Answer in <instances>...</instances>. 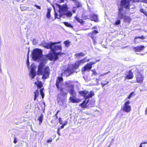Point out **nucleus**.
I'll return each mask as SVG.
<instances>
[{"instance_id": "f257e3e1", "label": "nucleus", "mask_w": 147, "mask_h": 147, "mask_svg": "<svg viewBox=\"0 0 147 147\" xmlns=\"http://www.w3.org/2000/svg\"><path fill=\"white\" fill-rule=\"evenodd\" d=\"M61 41L58 42H50L49 43L44 45L43 46L47 49H51V53L49 55V59L51 60L53 59L56 60L58 58V56L63 53L60 52H57L58 51H61L62 50L61 45H56L58 44L61 43Z\"/></svg>"}, {"instance_id": "f03ea898", "label": "nucleus", "mask_w": 147, "mask_h": 147, "mask_svg": "<svg viewBox=\"0 0 147 147\" xmlns=\"http://www.w3.org/2000/svg\"><path fill=\"white\" fill-rule=\"evenodd\" d=\"M63 78L61 77H59L58 78L56 83V86L59 90L61 91L60 93L61 95L63 96L67 95V92L65 91V90H67L71 94V96L76 97V92L74 90L73 85L69 84H66V87L65 89L63 88L64 85L62 84Z\"/></svg>"}, {"instance_id": "7ed1b4c3", "label": "nucleus", "mask_w": 147, "mask_h": 147, "mask_svg": "<svg viewBox=\"0 0 147 147\" xmlns=\"http://www.w3.org/2000/svg\"><path fill=\"white\" fill-rule=\"evenodd\" d=\"M131 4L130 0H121V7L119 8L118 15V19H122L125 17V13L129 12Z\"/></svg>"}, {"instance_id": "20e7f679", "label": "nucleus", "mask_w": 147, "mask_h": 147, "mask_svg": "<svg viewBox=\"0 0 147 147\" xmlns=\"http://www.w3.org/2000/svg\"><path fill=\"white\" fill-rule=\"evenodd\" d=\"M45 61L41 62L38 67L37 74L38 75H42V78H47L49 74V69L48 66L45 67Z\"/></svg>"}, {"instance_id": "39448f33", "label": "nucleus", "mask_w": 147, "mask_h": 147, "mask_svg": "<svg viewBox=\"0 0 147 147\" xmlns=\"http://www.w3.org/2000/svg\"><path fill=\"white\" fill-rule=\"evenodd\" d=\"M58 7L59 8V15L58 16L56 12L55 14V17L59 19L60 18L63 16L64 15V13L68 9V8L67 5L66 4L62 5H58Z\"/></svg>"}, {"instance_id": "423d86ee", "label": "nucleus", "mask_w": 147, "mask_h": 147, "mask_svg": "<svg viewBox=\"0 0 147 147\" xmlns=\"http://www.w3.org/2000/svg\"><path fill=\"white\" fill-rule=\"evenodd\" d=\"M32 58L34 60H41L43 58L41 50L36 49L33 50L32 53Z\"/></svg>"}, {"instance_id": "0eeeda50", "label": "nucleus", "mask_w": 147, "mask_h": 147, "mask_svg": "<svg viewBox=\"0 0 147 147\" xmlns=\"http://www.w3.org/2000/svg\"><path fill=\"white\" fill-rule=\"evenodd\" d=\"M79 93L80 95L84 96L86 99L91 98L94 94L93 91H91L89 92L86 90L80 91L79 92Z\"/></svg>"}, {"instance_id": "6e6552de", "label": "nucleus", "mask_w": 147, "mask_h": 147, "mask_svg": "<svg viewBox=\"0 0 147 147\" xmlns=\"http://www.w3.org/2000/svg\"><path fill=\"white\" fill-rule=\"evenodd\" d=\"M99 60H96L95 61L91 62L87 64L82 68V72H83L86 71H89L92 68V65L96 63Z\"/></svg>"}, {"instance_id": "1a4fd4ad", "label": "nucleus", "mask_w": 147, "mask_h": 147, "mask_svg": "<svg viewBox=\"0 0 147 147\" xmlns=\"http://www.w3.org/2000/svg\"><path fill=\"white\" fill-rule=\"evenodd\" d=\"M130 101L128 100L126 102L123 106L122 110L123 111L127 113L129 112L131 110V107L129 105Z\"/></svg>"}, {"instance_id": "9d476101", "label": "nucleus", "mask_w": 147, "mask_h": 147, "mask_svg": "<svg viewBox=\"0 0 147 147\" xmlns=\"http://www.w3.org/2000/svg\"><path fill=\"white\" fill-rule=\"evenodd\" d=\"M90 60V59H87L86 57H85L82 59L78 61L73 65V68L75 69H77L79 65L83 64L86 62L89 61Z\"/></svg>"}, {"instance_id": "9b49d317", "label": "nucleus", "mask_w": 147, "mask_h": 147, "mask_svg": "<svg viewBox=\"0 0 147 147\" xmlns=\"http://www.w3.org/2000/svg\"><path fill=\"white\" fill-rule=\"evenodd\" d=\"M57 100L58 102V103L59 105L61 106H65L66 107V105H65V103L66 101V99L65 98H63L61 95L58 94L57 96Z\"/></svg>"}, {"instance_id": "f8f14e48", "label": "nucleus", "mask_w": 147, "mask_h": 147, "mask_svg": "<svg viewBox=\"0 0 147 147\" xmlns=\"http://www.w3.org/2000/svg\"><path fill=\"white\" fill-rule=\"evenodd\" d=\"M98 15L96 14H93L91 13L88 15H87L84 19H90L92 21H93L95 22H97L98 21Z\"/></svg>"}, {"instance_id": "ddd939ff", "label": "nucleus", "mask_w": 147, "mask_h": 147, "mask_svg": "<svg viewBox=\"0 0 147 147\" xmlns=\"http://www.w3.org/2000/svg\"><path fill=\"white\" fill-rule=\"evenodd\" d=\"M43 88H41L40 90V92L38 90H36L34 92V100H36L37 97H38V96L40 95H40L42 96V98H43L44 96V94L43 92Z\"/></svg>"}, {"instance_id": "4468645a", "label": "nucleus", "mask_w": 147, "mask_h": 147, "mask_svg": "<svg viewBox=\"0 0 147 147\" xmlns=\"http://www.w3.org/2000/svg\"><path fill=\"white\" fill-rule=\"evenodd\" d=\"M74 70L73 69H70V68H67V69H66L63 71L61 73L62 76L67 77L69 76L71 74L74 72Z\"/></svg>"}, {"instance_id": "2eb2a0df", "label": "nucleus", "mask_w": 147, "mask_h": 147, "mask_svg": "<svg viewBox=\"0 0 147 147\" xmlns=\"http://www.w3.org/2000/svg\"><path fill=\"white\" fill-rule=\"evenodd\" d=\"M144 79L143 76L139 73H138L136 76V80L138 82L141 83Z\"/></svg>"}, {"instance_id": "dca6fc26", "label": "nucleus", "mask_w": 147, "mask_h": 147, "mask_svg": "<svg viewBox=\"0 0 147 147\" xmlns=\"http://www.w3.org/2000/svg\"><path fill=\"white\" fill-rule=\"evenodd\" d=\"M69 100L70 102L73 103H78L80 101L79 99L76 98V97L73 96H70L69 98Z\"/></svg>"}, {"instance_id": "f3484780", "label": "nucleus", "mask_w": 147, "mask_h": 147, "mask_svg": "<svg viewBox=\"0 0 147 147\" xmlns=\"http://www.w3.org/2000/svg\"><path fill=\"white\" fill-rule=\"evenodd\" d=\"M29 75L32 79L33 78L36 76V73L35 69L33 68L31 69L29 73Z\"/></svg>"}, {"instance_id": "a211bd4d", "label": "nucleus", "mask_w": 147, "mask_h": 147, "mask_svg": "<svg viewBox=\"0 0 147 147\" xmlns=\"http://www.w3.org/2000/svg\"><path fill=\"white\" fill-rule=\"evenodd\" d=\"M144 48V47L142 46H140L133 49L136 52H140Z\"/></svg>"}, {"instance_id": "6ab92c4d", "label": "nucleus", "mask_w": 147, "mask_h": 147, "mask_svg": "<svg viewBox=\"0 0 147 147\" xmlns=\"http://www.w3.org/2000/svg\"><path fill=\"white\" fill-rule=\"evenodd\" d=\"M133 77V74L131 71H130L125 78L126 79H132Z\"/></svg>"}, {"instance_id": "aec40b11", "label": "nucleus", "mask_w": 147, "mask_h": 147, "mask_svg": "<svg viewBox=\"0 0 147 147\" xmlns=\"http://www.w3.org/2000/svg\"><path fill=\"white\" fill-rule=\"evenodd\" d=\"M89 101V100H88L87 101L86 99L80 105V106L82 108H84L85 107L86 105L88 103Z\"/></svg>"}, {"instance_id": "412c9836", "label": "nucleus", "mask_w": 147, "mask_h": 147, "mask_svg": "<svg viewBox=\"0 0 147 147\" xmlns=\"http://www.w3.org/2000/svg\"><path fill=\"white\" fill-rule=\"evenodd\" d=\"M72 14L71 11L68 10V9L64 13V15H65L67 17H71L72 16Z\"/></svg>"}, {"instance_id": "4be33fe9", "label": "nucleus", "mask_w": 147, "mask_h": 147, "mask_svg": "<svg viewBox=\"0 0 147 147\" xmlns=\"http://www.w3.org/2000/svg\"><path fill=\"white\" fill-rule=\"evenodd\" d=\"M35 83L38 88H41L42 86V83L41 81H37Z\"/></svg>"}, {"instance_id": "5701e85b", "label": "nucleus", "mask_w": 147, "mask_h": 147, "mask_svg": "<svg viewBox=\"0 0 147 147\" xmlns=\"http://www.w3.org/2000/svg\"><path fill=\"white\" fill-rule=\"evenodd\" d=\"M143 2L144 3H147V0H130V2L133 3L135 2Z\"/></svg>"}, {"instance_id": "b1692460", "label": "nucleus", "mask_w": 147, "mask_h": 147, "mask_svg": "<svg viewBox=\"0 0 147 147\" xmlns=\"http://www.w3.org/2000/svg\"><path fill=\"white\" fill-rule=\"evenodd\" d=\"M124 18L125 22H127L128 24L130 23L131 21V19L129 18V17L127 16H126Z\"/></svg>"}, {"instance_id": "393cba45", "label": "nucleus", "mask_w": 147, "mask_h": 147, "mask_svg": "<svg viewBox=\"0 0 147 147\" xmlns=\"http://www.w3.org/2000/svg\"><path fill=\"white\" fill-rule=\"evenodd\" d=\"M43 119V116L42 115H41L39 117H38V120L39 121V124L40 125L42 123V121Z\"/></svg>"}, {"instance_id": "a878e982", "label": "nucleus", "mask_w": 147, "mask_h": 147, "mask_svg": "<svg viewBox=\"0 0 147 147\" xmlns=\"http://www.w3.org/2000/svg\"><path fill=\"white\" fill-rule=\"evenodd\" d=\"M51 9L49 8L47 9V11L46 15V17L48 19H49L51 17Z\"/></svg>"}, {"instance_id": "bb28decb", "label": "nucleus", "mask_w": 147, "mask_h": 147, "mask_svg": "<svg viewBox=\"0 0 147 147\" xmlns=\"http://www.w3.org/2000/svg\"><path fill=\"white\" fill-rule=\"evenodd\" d=\"M85 53H84L80 52L75 54V56H76V57H78L80 56H84L85 55Z\"/></svg>"}, {"instance_id": "cd10ccee", "label": "nucleus", "mask_w": 147, "mask_h": 147, "mask_svg": "<svg viewBox=\"0 0 147 147\" xmlns=\"http://www.w3.org/2000/svg\"><path fill=\"white\" fill-rule=\"evenodd\" d=\"M77 21L79 22L80 23L82 24H83L84 23V22L82 19H80L79 18L76 16L75 17Z\"/></svg>"}, {"instance_id": "c85d7f7f", "label": "nucleus", "mask_w": 147, "mask_h": 147, "mask_svg": "<svg viewBox=\"0 0 147 147\" xmlns=\"http://www.w3.org/2000/svg\"><path fill=\"white\" fill-rule=\"evenodd\" d=\"M75 5H76V7H74L73 8H78L80 7L81 6V4L78 1V0L75 3Z\"/></svg>"}, {"instance_id": "c756f323", "label": "nucleus", "mask_w": 147, "mask_h": 147, "mask_svg": "<svg viewBox=\"0 0 147 147\" xmlns=\"http://www.w3.org/2000/svg\"><path fill=\"white\" fill-rule=\"evenodd\" d=\"M64 24L66 26L68 27H70L71 28H73V26H72L70 24L68 23V22H64Z\"/></svg>"}, {"instance_id": "7c9ffc66", "label": "nucleus", "mask_w": 147, "mask_h": 147, "mask_svg": "<svg viewBox=\"0 0 147 147\" xmlns=\"http://www.w3.org/2000/svg\"><path fill=\"white\" fill-rule=\"evenodd\" d=\"M88 35L92 38V39L94 41V44H95V43L96 42L95 41L94 38V35H93V33H89Z\"/></svg>"}, {"instance_id": "2f4dec72", "label": "nucleus", "mask_w": 147, "mask_h": 147, "mask_svg": "<svg viewBox=\"0 0 147 147\" xmlns=\"http://www.w3.org/2000/svg\"><path fill=\"white\" fill-rule=\"evenodd\" d=\"M105 82H106V80H103L102 81V82L101 83V84L102 86V88H103L104 86L106 85V84H108L109 83V81L107 82V83H105Z\"/></svg>"}, {"instance_id": "473e14b6", "label": "nucleus", "mask_w": 147, "mask_h": 147, "mask_svg": "<svg viewBox=\"0 0 147 147\" xmlns=\"http://www.w3.org/2000/svg\"><path fill=\"white\" fill-rule=\"evenodd\" d=\"M64 43L66 47H68L70 45V42L69 40H67L64 42Z\"/></svg>"}, {"instance_id": "72a5a7b5", "label": "nucleus", "mask_w": 147, "mask_h": 147, "mask_svg": "<svg viewBox=\"0 0 147 147\" xmlns=\"http://www.w3.org/2000/svg\"><path fill=\"white\" fill-rule=\"evenodd\" d=\"M140 12L143 13L147 17V12L146 11L143 9H140Z\"/></svg>"}, {"instance_id": "f704fd0d", "label": "nucleus", "mask_w": 147, "mask_h": 147, "mask_svg": "<svg viewBox=\"0 0 147 147\" xmlns=\"http://www.w3.org/2000/svg\"><path fill=\"white\" fill-rule=\"evenodd\" d=\"M27 9L28 7L25 6H23L21 8V10L22 11L26 10Z\"/></svg>"}, {"instance_id": "c9c22d12", "label": "nucleus", "mask_w": 147, "mask_h": 147, "mask_svg": "<svg viewBox=\"0 0 147 147\" xmlns=\"http://www.w3.org/2000/svg\"><path fill=\"white\" fill-rule=\"evenodd\" d=\"M134 93V92L131 93L127 97L128 99H130V98H131V96L133 95Z\"/></svg>"}, {"instance_id": "e433bc0d", "label": "nucleus", "mask_w": 147, "mask_h": 147, "mask_svg": "<svg viewBox=\"0 0 147 147\" xmlns=\"http://www.w3.org/2000/svg\"><path fill=\"white\" fill-rule=\"evenodd\" d=\"M120 20H118L116 22H115V24L116 25H118L120 24Z\"/></svg>"}, {"instance_id": "4c0bfd02", "label": "nucleus", "mask_w": 147, "mask_h": 147, "mask_svg": "<svg viewBox=\"0 0 147 147\" xmlns=\"http://www.w3.org/2000/svg\"><path fill=\"white\" fill-rule=\"evenodd\" d=\"M26 64H27V66L28 67H29V61L28 55V57H27V60Z\"/></svg>"}, {"instance_id": "58836bf2", "label": "nucleus", "mask_w": 147, "mask_h": 147, "mask_svg": "<svg viewBox=\"0 0 147 147\" xmlns=\"http://www.w3.org/2000/svg\"><path fill=\"white\" fill-rule=\"evenodd\" d=\"M34 7H36V8L38 9H41V7L40 6L37 5L36 4H35L34 6Z\"/></svg>"}, {"instance_id": "ea45409f", "label": "nucleus", "mask_w": 147, "mask_h": 147, "mask_svg": "<svg viewBox=\"0 0 147 147\" xmlns=\"http://www.w3.org/2000/svg\"><path fill=\"white\" fill-rule=\"evenodd\" d=\"M144 38V37L143 36H142V37H136V38H135V39L134 40V41H135V40H136L137 39V38H140V39H143Z\"/></svg>"}, {"instance_id": "a19ab883", "label": "nucleus", "mask_w": 147, "mask_h": 147, "mask_svg": "<svg viewBox=\"0 0 147 147\" xmlns=\"http://www.w3.org/2000/svg\"><path fill=\"white\" fill-rule=\"evenodd\" d=\"M92 33H93L94 35L97 33H98V32L97 30H94L92 32Z\"/></svg>"}, {"instance_id": "79ce46f5", "label": "nucleus", "mask_w": 147, "mask_h": 147, "mask_svg": "<svg viewBox=\"0 0 147 147\" xmlns=\"http://www.w3.org/2000/svg\"><path fill=\"white\" fill-rule=\"evenodd\" d=\"M59 122L61 124L63 123V121L62 120L61 118H59Z\"/></svg>"}, {"instance_id": "37998d69", "label": "nucleus", "mask_w": 147, "mask_h": 147, "mask_svg": "<svg viewBox=\"0 0 147 147\" xmlns=\"http://www.w3.org/2000/svg\"><path fill=\"white\" fill-rule=\"evenodd\" d=\"M98 79L97 78H96V84H95V85L97 86H98L99 84V83H98Z\"/></svg>"}, {"instance_id": "c03bdc74", "label": "nucleus", "mask_w": 147, "mask_h": 147, "mask_svg": "<svg viewBox=\"0 0 147 147\" xmlns=\"http://www.w3.org/2000/svg\"><path fill=\"white\" fill-rule=\"evenodd\" d=\"M60 129V128H58V130H57V134L59 136L60 135V132H59Z\"/></svg>"}, {"instance_id": "a18cd8bd", "label": "nucleus", "mask_w": 147, "mask_h": 147, "mask_svg": "<svg viewBox=\"0 0 147 147\" xmlns=\"http://www.w3.org/2000/svg\"><path fill=\"white\" fill-rule=\"evenodd\" d=\"M52 138H51L50 139L48 140L47 141V143H49V142H52Z\"/></svg>"}, {"instance_id": "49530a36", "label": "nucleus", "mask_w": 147, "mask_h": 147, "mask_svg": "<svg viewBox=\"0 0 147 147\" xmlns=\"http://www.w3.org/2000/svg\"><path fill=\"white\" fill-rule=\"evenodd\" d=\"M93 74L94 75H96L97 74V73L95 71H93Z\"/></svg>"}, {"instance_id": "de8ad7c7", "label": "nucleus", "mask_w": 147, "mask_h": 147, "mask_svg": "<svg viewBox=\"0 0 147 147\" xmlns=\"http://www.w3.org/2000/svg\"><path fill=\"white\" fill-rule=\"evenodd\" d=\"M67 124V121H65L64 123L62 125L64 126Z\"/></svg>"}, {"instance_id": "09e8293b", "label": "nucleus", "mask_w": 147, "mask_h": 147, "mask_svg": "<svg viewBox=\"0 0 147 147\" xmlns=\"http://www.w3.org/2000/svg\"><path fill=\"white\" fill-rule=\"evenodd\" d=\"M147 143V142H142L140 144H141V145H142L143 144H145Z\"/></svg>"}, {"instance_id": "8fccbe9b", "label": "nucleus", "mask_w": 147, "mask_h": 147, "mask_svg": "<svg viewBox=\"0 0 147 147\" xmlns=\"http://www.w3.org/2000/svg\"><path fill=\"white\" fill-rule=\"evenodd\" d=\"M76 10L75 9H74L73 10L72 12L74 13H75L76 12Z\"/></svg>"}, {"instance_id": "3c124183", "label": "nucleus", "mask_w": 147, "mask_h": 147, "mask_svg": "<svg viewBox=\"0 0 147 147\" xmlns=\"http://www.w3.org/2000/svg\"><path fill=\"white\" fill-rule=\"evenodd\" d=\"M145 114L146 115H147V107L146 108V109H145Z\"/></svg>"}, {"instance_id": "603ef678", "label": "nucleus", "mask_w": 147, "mask_h": 147, "mask_svg": "<svg viewBox=\"0 0 147 147\" xmlns=\"http://www.w3.org/2000/svg\"><path fill=\"white\" fill-rule=\"evenodd\" d=\"M13 142L15 144H16L17 142V141L16 140V139L15 138L14 139V140Z\"/></svg>"}, {"instance_id": "864d4df0", "label": "nucleus", "mask_w": 147, "mask_h": 147, "mask_svg": "<svg viewBox=\"0 0 147 147\" xmlns=\"http://www.w3.org/2000/svg\"><path fill=\"white\" fill-rule=\"evenodd\" d=\"M64 1L63 0H59V2L60 3H62V2H63Z\"/></svg>"}, {"instance_id": "5fc2aeb1", "label": "nucleus", "mask_w": 147, "mask_h": 147, "mask_svg": "<svg viewBox=\"0 0 147 147\" xmlns=\"http://www.w3.org/2000/svg\"><path fill=\"white\" fill-rule=\"evenodd\" d=\"M64 127V126L62 125L60 127V129H63Z\"/></svg>"}, {"instance_id": "6e6d98bb", "label": "nucleus", "mask_w": 147, "mask_h": 147, "mask_svg": "<svg viewBox=\"0 0 147 147\" xmlns=\"http://www.w3.org/2000/svg\"><path fill=\"white\" fill-rule=\"evenodd\" d=\"M57 114H56L55 115V116L56 117V118H58V117H57Z\"/></svg>"}, {"instance_id": "4d7b16f0", "label": "nucleus", "mask_w": 147, "mask_h": 147, "mask_svg": "<svg viewBox=\"0 0 147 147\" xmlns=\"http://www.w3.org/2000/svg\"><path fill=\"white\" fill-rule=\"evenodd\" d=\"M60 111L59 110H58L57 112V113H56V114H57L59 112H60Z\"/></svg>"}, {"instance_id": "13d9d810", "label": "nucleus", "mask_w": 147, "mask_h": 147, "mask_svg": "<svg viewBox=\"0 0 147 147\" xmlns=\"http://www.w3.org/2000/svg\"><path fill=\"white\" fill-rule=\"evenodd\" d=\"M107 73H105V74H103V75H101V76H103L104 75H105L106 74H107Z\"/></svg>"}, {"instance_id": "bf43d9fd", "label": "nucleus", "mask_w": 147, "mask_h": 147, "mask_svg": "<svg viewBox=\"0 0 147 147\" xmlns=\"http://www.w3.org/2000/svg\"><path fill=\"white\" fill-rule=\"evenodd\" d=\"M139 147H142V145L140 144Z\"/></svg>"}, {"instance_id": "052dcab7", "label": "nucleus", "mask_w": 147, "mask_h": 147, "mask_svg": "<svg viewBox=\"0 0 147 147\" xmlns=\"http://www.w3.org/2000/svg\"><path fill=\"white\" fill-rule=\"evenodd\" d=\"M107 81H106V82H105V83H107Z\"/></svg>"}, {"instance_id": "680f3d73", "label": "nucleus", "mask_w": 147, "mask_h": 147, "mask_svg": "<svg viewBox=\"0 0 147 147\" xmlns=\"http://www.w3.org/2000/svg\"><path fill=\"white\" fill-rule=\"evenodd\" d=\"M133 8V7H131V8Z\"/></svg>"}, {"instance_id": "e2e57ef3", "label": "nucleus", "mask_w": 147, "mask_h": 147, "mask_svg": "<svg viewBox=\"0 0 147 147\" xmlns=\"http://www.w3.org/2000/svg\"><path fill=\"white\" fill-rule=\"evenodd\" d=\"M1 0L3 1H4V0Z\"/></svg>"}, {"instance_id": "0e129e2a", "label": "nucleus", "mask_w": 147, "mask_h": 147, "mask_svg": "<svg viewBox=\"0 0 147 147\" xmlns=\"http://www.w3.org/2000/svg\"><path fill=\"white\" fill-rule=\"evenodd\" d=\"M36 147L35 146V147Z\"/></svg>"}]
</instances>
